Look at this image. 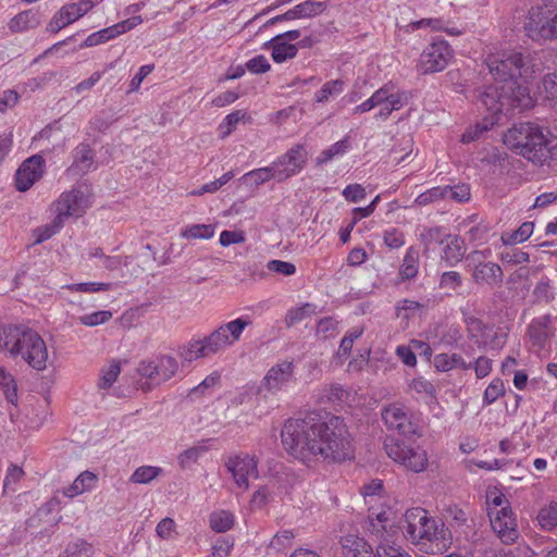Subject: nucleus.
<instances>
[{
    "mask_svg": "<svg viewBox=\"0 0 557 557\" xmlns=\"http://www.w3.org/2000/svg\"><path fill=\"white\" fill-rule=\"evenodd\" d=\"M281 437L286 451L304 463H336L354 458V437L345 419L330 412L288 419Z\"/></svg>",
    "mask_w": 557,
    "mask_h": 557,
    "instance_id": "nucleus-1",
    "label": "nucleus"
},
{
    "mask_svg": "<svg viewBox=\"0 0 557 557\" xmlns=\"http://www.w3.org/2000/svg\"><path fill=\"white\" fill-rule=\"evenodd\" d=\"M484 62L495 82L516 91L520 107L532 106L528 81L540 67L530 52L518 49L500 50L490 53Z\"/></svg>",
    "mask_w": 557,
    "mask_h": 557,
    "instance_id": "nucleus-2",
    "label": "nucleus"
},
{
    "mask_svg": "<svg viewBox=\"0 0 557 557\" xmlns=\"http://www.w3.org/2000/svg\"><path fill=\"white\" fill-rule=\"evenodd\" d=\"M0 349L22 358L35 370L46 369L48 350L41 336L25 324H10L0 327Z\"/></svg>",
    "mask_w": 557,
    "mask_h": 557,
    "instance_id": "nucleus-3",
    "label": "nucleus"
},
{
    "mask_svg": "<svg viewBox=\"0 0 557 557\" xmlns=\"http://www.w3.org/2000/svg\"><path fill=\"white\" fill-rule=\"evenodd\" d=\"M251 324L248 317H239L223 323L202 339H190L178 348V356L186 362L215 355L233 346L242 337L244 330Z\"/></svg>",
    "mask_w": 557,
    "mask_h": 557,
    "instance_id": "nucleus-4",
    "label": "nucleus"
},
{
    "mask_svg": "<svg viewBox=\"0 0 557 557\" xmlns=\"http://www.w3.org/2000/svg\"><path fill=\"white\" fill-rule=\"evenodd\" d=\"M504 143L533 163L543 164L550 159L549 141L542 128L533 123L515 124L505 134Z\"/></svg>",
    "mask_w": 557,
    "mask_h": 557,
    "instance_id": "nucleus-5",
    "label": "nucleus"
},
{
    "mask_svg": "<svg viewBox=\"0 0 557 557\" xmlns=\"http://www.w3.org/2000/svg\"><path fill=\"white\" fill-rule=\"evenodd\" d=\"M475 104L479 110H485L484 119L493 121L497 124L500 116L509 113L515 108L523 109L518 104L516 91L498 84H494L476 88L474 90Z\"/></svg>",
    "mask_w": 557,
    "mask_h": 557,
    "instance_id": "nucleus-6",
    "label": "nucleus"
},
{
    "mask_svg": "<svg viewBox=\"0 0 557 557\" xmlns=\"http://www.w3.org/2000/svg\"><path fill=\"white\" fill-rule=\"evenodd\" d=\"M437 521L428 516V511L421 507L408 509L401 521V530L407 540L413 544H426L445 540V530Z\"/></svg>",
    "mask_w": 557,
    "mask_h": 557,
    "instance_id": "nucleus-7",
    "label": "nucleus"
},
{
    "mask_svg": "<svg viewBox=\"0 0 557 557\" xmlns=\"http://www.w3.org/2000/svg\"><path fill=\"white\" fill-rule=\"evenodd\" d=\"M524 30L533 41L557 39V0H542L532 5Z\"/></svg>",
    "mask_w": 557,
    "mask_h": 557,
    "instance_id": "nucleus-8",
    "label": "nucleus"
},
{
    "mask_svg": "<svg viewBox=\"0 0 557 557\" xmlns=\"http://www.w3.org/2000/svg\"><path fill=\"white\" fill-rule=\"evenodd\" d=\"M178 370L177 360L170 355H161L153 360H143L137 367L138 374L146 379L139 382V387L144 392L152 389L170 379H172Z\"/></svg>",
    "mask_w": 557,
    "mask_h": 557,
    "instance_id": "nucleus-9",
    "label": "nucleus"
},
{
    "mask_svg": "<svg viewBox=\"0 0 557 557\" xmlns=\"http://www.w3.org/2000/svg\"><path fill=\"white\" fill-rule=\"evenodd\" d=\"M384 449L389 458L413 472H422L428 467L426 453L420 447H412L400 440L387 436Z\"/></svg>",
    "mask_w": 557,
    "mask_h": 557,
    "instance_id": "nucleus-10",
    "label": "nucleus"
},
{
    "mask_svg": "<svg viewBox=\"0 0 557 557\" xmlns=\"http://www.w3.org/2000/svg\"><path fill=\"white\" fill-rule=\"evenodd\" d=\"M381 417L388 430L397 431L404 437L421 435L418 417L401 404L394 403L384 407Z\"/></svg>",
    "mask_w": 557,
    "mask_h": 557,
    "instance_id": "nucleus-11",
    "label": "nucleus"
},
{
    "mask_svg": "<svg viewBox=\"0 0 557 557\" xmlns=\"http://www.w3.org/2000/svg\"><path fill=\"white\" fill-rule=\"evenodd\" d=\"M467 269L472 275V280L478 285H487L490 287L500 286L504 273L502 268L492 261H485L482 251H473L466 257Z\"/></svg>",
    "mask_w": 557,
    "mask_h": 557,
    "instance_id": "nucleus-12",
    "label": "nucleus"
},
{
    "mask_svg": "<svg viewBox=\"0 0 557 557\" xmlns=\"http://www.w3.org/2000/svg\"><path fill=\"white\" fill-rule=\"evenodd\" d=\"M451 58L453 50L448 42L443 39L434 40L422 51L418 71L423 75L441 72L447 66Z\"/></svg>",
    "mask_w": 557,
    "mask_h": 557,
    "instance_id": "nucleus-13",
    "label": "nucleus"
},
{
    "mask_svg": "<svg viewBox=\"0 0 557 557\" xmlns=\"http://www.w3.org/2000/svg\"><path fill=\"white\" fill-rule=\"evenodd\" d=\"M308 152L304 145L297 144L278 157L273 166L276 170V181L284 182L287 178L298 174L306 165Z\"/></svg>",
    "mask_w": 557,
    "mask_h": 557,
    "instance_id": "nucleus-14",
    "label": "nucleus"
},
{
    "mask_svg": "<svg viewBox=\"0 0 557 557\" xmlns=\"http://www.w3.org/2000/svg\"><path fill=\"white\" fill-rule=\"evenodd\" d=\"M295 366L292 361H283L271 367L265 376L261 380L258 393L267 391L275 395L282 389L288 387L292 383L296 382L294 373Z\"/></svg>",
    "mask_w": 557,
    "mask_h": 557,
    "instance_id": "nucleus-15",
    "label": "nucleus"
},
{
    "mask_svg": "<svg viewBox=\"0 0 557 557\" xmlns=\"http://www.w3.org/2000/svg\"><path fill=\"white\" fill-rule=\"evenodd\" d=\"M46 168V161L40 154H34L22 162L15 172V187L18 191H27L38 182Z\"/></svg>",
    "mask_w": 557,
    "mask_h": 557,
    "instance_id": "nucleus-16",
    "label": "nucleus"
},
{
    "mask_svg": "<svg viewBox=\"0 0 557 557\" xmlns=\"http://www.w3.org/2000/svg\"><path fill=\"white\" fill-rule=\"evenodd\" d=\"M143 22L140 15H134L125 21L119 22L110 27L100 29L96 33L90 34L84 42L81 44L79 48L95 47L100 44L107 42L131 29L136 27Z\"/></svg>",
    "mask_w": 557,
    "mask_h": 557,
    "instance_id": "nucleus-17",
    "label": "nucleus"
},
{
    "mask_svg": "<svg viewBox=\"0 0 557 557\" xmlns=\"http://www.w3.org/2000/svg\"><path fill=\"white\" fill-rule=\"evenodd\" d=\"M225 466L236 485L244 490L249 486L248 478L258 475L257 461L249 455L230 457Z\"/></svg>",
    "mask_w": 557,
    "mask_h": 557,
    "instance_id": "nucleus-18",
    "label": "nucleus"
},
{
    "mask_svg": "<svg viewBox=\"0 0 557 557\" xmlns=\"http://www.w3.org/2000/svg\"><path fill=\"white\" fill-rule=\"evenodd\" d=\"M83 200L84 194L78 189H72L70 191L62 193L53 203L54 211L57 213L54 218H60V221L64 223L65 219L70 216H79L83 212Z\"/></svg>",
    "mask_w": 557,
    "mask_h": 557,
    "instance_id": "nucleus-19",
    "label": "nucleus"
},
{
    "mask_svg": "<svg viewBox=\"0 0 557 557\" xmlns=\"http://www.w3.org/2000/svg\"><path fill=\"white\" fill-rule=\"evenodd\" d=\"M327 8L326 1L306 0L283 14L285 21L309 18L321 14Z\"/></svg>",
    "mask_w": 557,
    "mask_h": 557,
    "instance_id": "nucleus-20",
    "label": "nucleus"
},
{
    "mask_svg": "<svg viewBox=\"0 0 557 557\" xmlns=\"http://www.w3.org/2000/svg\"><path fill=\"white\" fill-rule=\"evenodd\" d=\"M344 557H373V549L363 539L355 535H346L342 539Z\"/></svg>",
    "mask_w": 557,
    "mask_h": 557,
    "instance_id": "nucleus-21",
    "label": "nucleus"
},
{
    "mask_svg": "<svg viewBox=\"0 0 557 557\" xmlns=\"http://www.w3.org/2000/svg\"><path fill=\"white\" fill-rule=\"evenodd\" d=\"M94 162V149L88 144L82 143L73 150V163L70 171L85 174L91 169Z\"/></svg>",
    "mask_w": 557,
    "mask_h": 557,
    "instance_id": "nucleus-22",
    "label": "nucleus"
},
{
    "mask_svg": "<svg viewBox=\"0 0 557 557\" xmlns=\"http://www.w3.org/2000/svg\"><path fill=\"white\" fill-rule=\"evenodd\" d=\"M446 513V519L449 525L455 529V532L459 533V535H462L465 539H469L472 525L469 522L467 512L457 506H450L447 508Z\"/></svg>",
    "mask_w": 557,
    "mask_h": 557,
    "instance_id": "nucleus-23",
    "label": "nucleus"
},
{
    "mask_svg": "<svg viewBox=\"0 0 557 557\" xmlns=\"http://www.w3.org/2000/svg\"><path fill=\"white\" fill-rule=\"evenodd\" d=\"M79 17H82V13H78V11L75 10V7L72 3L65 4L51 18L47 26V30L49 33L55 34L63 27L78 20Z\"/></svg>",
    "mask_w": 557,
    "mask_h": 557,
    "instance_id": "nucleus-24",
    "label": "nucleus"
},
{
    "mask_svg": "<svg viewBox=\"0 0 557 557\" xmlns=\"http://www.w3.org/2000/svg\"><path fill=\"white\" fill-rule=\"evenodd\" d=\"M97 482V475L90 471L82 472L74 482L63 490V495L73 498L94 487Z\"/></svg>",
    "mask_w": 557,
    "mask_h": 557,
    "instance_id": "nucleus-25",
    "label": "nucleus"
},
{
    "mask_svg": "<svg viewBox=\"0 0 557 557\" xmlns=\"http://www.w3.org/2000/svg\"><path fill=\"white\" fill-rule=\"evenodd\" d=\"M434 367L437 371L447 372L457 368L469 370L472 368V363L466 362L458 354H438L434 357Z\"/></svg>",
    "mask_w": 557,
    "mask_h": 557,
    "instance_id": "nucleus-26",
    "label": "nucleus"
},
{
    "mask_svg": "<svg viewBox=\"0 0 557 557\" xmlns=\"http://www.w3.org/2000/svg\"><path fill=\"white\" fill-rule=\"evenodd\" d=\"M465 253V240L459 236H453L450 242L447 243L443 249L442 259L445 260L449 267H454L462 260Z\"/></svg>",
    "mask_w": 557,
    "mask_h": 557,
    "instance_id": "nucleus-27",
    "label": "nucleus"
},
{
    "mask_svg": "<svg viewBox=\"0 0 557 557\" xmlns=\"http://www.w3.org/2000/svg\"><path fill=\"white\" fill-rule=\"evenodd\" d=\"M40 17L37 11L26 10L15 15L9 23V28L14 32H24L39 25Z\"/></svg>",
    "mask_w": 557,
    "mask_h": 557,
    "instance_id": "nucleus-28",
    "label": "nucleus"
},
{
    "mask_svg": "<svg viewBox=\"0 0 557 557\" xmlns=\"http://www.w3.org/2000/svg\"><path fill=\"white\" fill-rule=\"evenodd\" d=\"M491 525L505 544H511L518 537L515 519L491 518Z\"/></svg>",
    "mask_w": 557,
    "mask_h": 557,
    "instance_id": "nucleus-29",
    "label": "nucleus"
},
{
    "mask_svg": "<svg viewBox=\"0 0 557 557\" xmlns=\"http://www.w3.org/2000/svg\"><path fill=\"white\" fill-rule=\"evenodd\" d=\"M451 237L445 232L442 226L424 227L420 234V240L424 247V252L433 248L434 246L442 245L445 238Z\"/></svg>",
    "mask_w": 557,
    "mask_h": 557,
    "instance_id": "nucleus-30",
    "label": "nucleus"
},
{
    "mask_svg": "<svg viewBox=\"0 0 557 557\" xmlns=\"http://www.w3.org/2000/svg\"><path fill=\"white\" fill-rule=\"evenodd\" d=\"M317 313V306L314 304L306 302L299 307L290 308L285 315V325L292 327L295 324L304 321L305 319Z\"/></svg>",
    "mask_w": 557,
    "mask_h": 557,
    "instance_id": "nucleus-31",
    "label": "nucleus"
},
{
    "mask_svg": "<svg viewBox=\"0 0 557 557\" xmlns=\"http://www.w3.org/2000/svg\"><path fill=\"white\" fill-rule=\"evenodd\" d=\"M534 230L533 222H523L518 230L502 234V242L506 246H513L530 238Z\"/></svg>",
    "mask_w": 557,
    "mask_h": 557,
    "instance_id": "nucleus-32",
    "label": "nucleus"
},
{
    "mask_svg": "<svg viewBox=\"0 0 557 557\" xmlns=\"http://www.w3.org/2000/svg\"><path fill=\"white\" fill-rule=\"evenodd\" d=\"M209 524L218 533L227 532L234 525V515L227 510L213 511L209 516Z\"/></svg>",
    "mask_w": 557,
    "mask_h": 557,
    "instance_id": "nucleus-33",
    "label": "nucleus"
},
{
    "mask_svg": "<svg viewBox=\"0 0 557 557\" xmlns=\"http://www.w3.org/2000/svg\"><path fill=\"white\" fill-rule=\"evenodd\" d=\"M419 268V253L410 247L405 257L403 264L399 268V275L403 280H411L417 276Z\"/></svg>",
    "mask_w": 557,
    "mask_h": 557,
    "instance_id": "nucleus-34",
    "label": "nucleus"
},
{
    "mask_svg": "<svg viewBox=\"0 0 557 557\" xmlns=\"http://www.w3.org/2000/svg\"><path fill=\"white\" fill-rule=\"evenodd\" d=\"M272 178L276 180V170L273 166V164L265 168L252 170L242 177L244 183L255 186H259L265 182H269Z\"/></svg>",
    "mask_w": 557,
    "mask_h": 557,
    "instance_id": "nucleus-35",
    "label": "nucleus"
},
{
    "mask_svg": "<svg viewBox=\"0 0 557 557\" xmlns=\"http://www.w3.org/2000/svg\"><path fill=\"white\" fill-rule=\"evenodd\" d=\"M544 100L553 109H557V71L546 74L542 79Z\"/></svg>",
    "mask_w": 557,
    "mask_h": 557,
    "instance_id": "nucleus-36",
    "label": "nucleus"
},
{
    "mask_svg": "<svg viewBox=\"0 0 557 557\" xmlns=\"http://www.w3.org/2000/svg\"><path fill=\"white\" fill-rule=\"evenodd\" d=\"M349 148L350 143L348 138L345 137L342 140H338L332 146H330L327 149L321 151V153L317 158V164L322 165L337 156H343L348 151Z\"/></svg>",
    "mask_w": 557,
    "mask_h": 557,
    "instance_id": "nucleus-37",
    "label": "nucleus"
},
{
    "mask_svg": "<svg viewBox=\"0 0 557 557\" xmlns=\"http://www.w3.org/2000/svg\"><path fill=\"white\" fill-rule=\"evenodd\" d=\"M537 522L543 530L550 531L557 527V502H552L540 509Z\"/></svg>",
    "mask_w": 557,
    "mask_h": 557,
    "instance_id": "nucleus-38",
    "label": "nucleus"
},
{
    "mask_svg": "<svg viewBox=\"0 0 557 557\" xmlns=\"http://www.w3.org/2000/svg\"><path fill=\"white\" fill-rule=\"evenodd\" d=\"M298 53V45L280 40L274 47L271 55L275 63H283L287 60L294 59Z\"/></svg>",
    "mask_w": 557,
    "mask_h": 557,
    "instance_id": "nucleus-39",
    "label": "nucleus"
},
{
    "mask_svg": "<svg viewBox=\"0 0 557 557\" xmlns=\"http://www.w3.org/2000/svg\"><path fill=\"white\" fill-rule=\"evenodd\" d=\"M163 472L162 468L153 466H141L137 468L129 478L132 483L148 484Z\"/></svg>",
    "mask_w": 557,
    "mask_h": 557,
    "instance_id": "nucleus-40",
    "label": "nucleus"
},
{
    "mask_svg": "<svg viewBox=\"0 0 557 557\" xmlns=\"http://www.w3.org/2000/svg\"><path fill=\"white\" fill-rule=\"evenodd\" d=\"M343 90L344 82L342 79L329 81L314 94V99L317 102H326L331 96L339 95Z\"/></svg>",
    "mask_w": 557,
    "mask_h": 557,
    "instance_id": "nucleus-41",
    "label": "nucleus"
},
{
    "mask_svg": "<svg viewBox=\"0 0 557 557\" xmlns=\"http://www.w3.org/2000/svg\"><path fill=\"white\" fill-rule=\"evenodd\" d=\"M0 386L3 388L8 401L14 404L17 400V385L11 373L0 367Z\"/></svg>",
    "mask_w": 557,
    "mask_h": 557,
    "instance_id": "nucleus-42",
    "label": "nucleus"
},
{
    "mask_svg": "<svg viewBox=\"0 0 557 557\" xmlns=\"http://www.w3.org/2000/svg\"><path fill=\"white\" fill-rule=\"evenodd\" d=\"M63 227V222L60 221V218H54L50 224H46L44 226H39L34 230V235L36 236L35 244H41L48 239H50L53 235L60 232Z\"/></svg>",
    "mask_w": 557,
    "mask_h": 557,
    "instance_id": "nucleus-43",
    "label": "nucleus"
},
{
    "mask_svg": "<svg viewBox=\"0 0 557 557\" xmlns=\"http://www.w3.org/2000/svg\"><path fill=\"white\" fill-rule=\"evenodd\" d=\"M207 451V447L202 445L194 446L185 449L178 456V462L182 468H189Z\"/></svg>",
    "mask_w": 557,
    "mask_h": 557,
    "instance_id": "nucleus-44",
    "label": "nucleus"
},
{
    "mask_svg": "<svg viewBox=\"0 0 557 557\" xmlns=\"http://www.w3.org/2000/svg\"><path fill=\"white\" fill-rule=\"evenodd\" d=\"M120 372L121 367L119 361H113L107 369H102L101 376L98 382L99 388L107 389L111 387L116 381Z\"/></svg>",
    "mask_w": 557,
    "mask_h": 557,
    "instance_id": "nucleus-45",
    "label": "nucleus"
},
{
    "mask_svg": "<svg viewBox=\"0 0 557 557\" xmlns=\"http://www.w3.org/2000/svg\"><path fill=\"white\" fill-rule=\"evenodd\" d=\"M185 238H202L209 239L214 235V227L207 224H194L182 232Z\"/></svg>",
    "mask_w": 557,
    "mask_h": 557,
    "instance_id": "nucleus-46",
    "label": "nucleus"
},
{
    "mask_svg": "<svg viewBox=\"0 0 557 557\" xmlns=\"http://www.w3.org/2000/svg\"><path fill=\"white\" fill-rule=\"evenodd\" d=\"M91 553L90 544L84 540H77L67 544L63 555L65 557H90Z\"/></svg>",
    "mask_w": 557,
    "mask_h": 557,
    "instance_id": "nucleus-47",
    "label": "nucleus"
},
{
    "mask_svg": "<svg viewBox=\"0 0 557 557\" xmlns=\"http://www.w3.org/2000/svg\"><path fill=\"white\" fill-rule=\"evenodd\" d=\"M503 395H505L504 383L499 377H496L485 388V392L483 395V403H484V405H491V404L495 403Z\"/></svg>",
    "mask_w": 557,
    "mask_h": 557,
    "instance_id": "nucleus-48",
    "label": "nucleus"
},
{
    "mask_svg": "<svg viewBox=\"0 0 557 557\" xmlns=\"http://www.w3.org/2000/svg\"><path fill=\"white\" fill-rule=\"evenodd\" d=\"M443 187L445 199H453L457 202H466L470 199V187L467 184Z\"/></svg>",
    "mask_w": 557,
    "mask_h": 557,
    "instance_id": "nucleus-49",
    "label": "nucleus"
},
{
    "mask_svg": "<svg viewBox=\"0 0 557 557\" xmlns=\"http://www.w3.org/2000/svg\"><path fill=\"white\" fill-rule=\"evenodd\" d=\"M495 123L491 120H486L483 117L482 123L476 124L473 128H468L461 136V141L463 144H469L476 140L480 135L491 127H493Z\"/></svg>",
    "mask_w": 557,
    "mask_h": 557,
    "instance_id": "nucleus-50",
    "label": "nucleus"
},
{
    "mask_svg": "<svg viewBox=\"0 0 557 557\" xmlns=\"http://www.w3.org/2000/svg\"><path fill=\"white\" fill-rule=\"evenodd\" d=\"M337 321L332 317H325L318 322L317 335L323 339L333 337L337 333Z\"/></svg>",
    "mask_w": 557,
    "mask_h": 557,
    "instance_id": "nucleus-51",
    "label": "nucleus"
},
{
    "mask_svg": "<svg viewBox=\"0 0 557 557\" xmlns=\"http://www.w3.org/2000/svg\"><path fill=\"white\" fill-rule=\"evenodd\" d=\"M347 396V392L339 384H331L322 391V398L330 404H339Z\"/></svg>",
    "mask_w": 557,
    "mask_h": 557,
    "instance_id": "nucleus-52",
    "label": "nucleus"
},
{
    "mask_svg": "<svg viewBox=\"0 0 557 557\" xmlns=\"http://www.w3.org/2000/svg\"><path fill=\"white\" fill-rule=\"evenodd\" d=\"M500 260L508 264H522L529 261V253L518 248H511L500 252Z\"/></svg>",
    "mask_w": 557,
    "mask_h": 557,
    "instance_id": "nucleus-53",
    "label": "nucleus"
},
{
    "mask_svg": "<svg viewBox=\"0 0 557 557\" xmlns=\"http://www.w3.org/2000/svg\"><path fill=\"white\" fill-rule=\"evenodd\" d=\"M245 67L252 74H263L271 70V64L263 54H259L248 60Z\"/></svg>",
    "mask_w": 557,
    "mask_h": 557,
    "instance_id": "nucleus-54",
    "label": "nucleus"
},
{
    "mask_svg": "<svg viewBox=\"0 0 557 557\" xmlns=\"http://www.w3.org/2000/svg\"><path fill=\"white\" fill-rule=\"evenodd\" d=\"M67 289L73 292L81 293H96L100 290H108L111 287L109 283H96V282H87V283H76L70 284L65 286Z\"/></svg>",
    "mask_w": 557,
    "mask_h": 557,
    "instance_id": "nucleus-55",
    "label": "nucleus"
},
{
    "mask_svg": "<svg viewBox=\"0 0 557 557\" xmlns=\"http://www.w3.org/2000/svg\"><path fill=\"white\" fill-rule=\"evenodd\" d=\"M444 190L445 189L443 186H436L431 189H428L426 191L420 194L416 198V203H418L419 206H426L438 199H445Z\"/></svg>",
    "mask_w": 557,
    "mask_h": 557,
    "instance_id": "nucleus-56",
    "label": "nucleus"
},
{
    "mask_svg": "<svg viewBox=\"0 0 557 557\" xmlns=\"http://www.w3.org/2000/svg\"><path fill=\"white\" fill-rule=\"evenodd\" d=\"M423 308H424V305L420 304L419 301L410 300V299H403V300L398 301L396 305V314H397V317H401L403 319L408 320L410 318L409 313H412V312L423 309Z\"/></svg>",
    "mask_w": 557,
    "mask_h": 557,
    "instance_id": "nucleus-57",
    "label": "nucleus"
},
{
    "mask_svg": "<svg viewBox=\"0 0 557 557\" xmlns=\"http://www.w3.org/2000/svg\"><path fill=\"white\" fill-rule=\"evenodd\" d=\"M412 94L407 90H398L397 92H388L387 104L393 111L400 110L405 104L408 103Z\"/></svg>",
    "mask_w": 557,
    "mask_h": 557,
    "instance_id": "nucleus-58",
    "label": "nucleus"
},
{
    "mask_svg": "<svg viewBox=\"0 0 557 557\" xmlns=\"http://www.w3.org/2000/svg\"><path fill=\"white\" fill-rule=\"evenodd\" d=\"M112 318V313L110 311H97L90 314H85L79 318L82 324L87 326H96L109 321Z\"/></svg>",
    "mask_w": 557,
    "mask_h": 557,
    "instance_id": "nucleus-59",
    "label": "nucleus"
},
{
    "mask_svg": "<svg viewBox=\"0 0 557 557\" xmlns=\"http://www.w3.org/2000/svg\"><path fill=\"white\" fill-rule=\"evenodd\" d=\"M384 244L392 248H400L405 244V237L401 231L398 228L386 230L383 235Z\"/></svg>",
    "mask_w": 557,
    "mask_h": 557,
    "instance_id": "nucleus-60",
    "label": "nucleus"
},
{
    "mask_svg": "<svg viewBox=\"0 0 557 557\" xmlns=\"http://www.w3.org/2000/svg\"><path fill=\"white\" fill-rule=\"evenodd\" d=\"M462 284L461 275L456 271L444 272L441 275L440 287L456 290Z\"/></svg>",
    "mask_w": 557,
    "mask_h": 557,
    "instance_id": "nucleus-61",
    "label": "nucleus"
},
{
    "mask_svg": "<svg viewBox=\"0 0 557 557\" xmlns=\"http://www.w3.org/2000/svg\"><path fill=\"white\" fill-rule=\"evenodd\" d=\"M267 268L271 272H275L285 276H290L296 272V267L294 263L282 260H271L268 262Z\"/></svg>",
    "mask_w": 557,
    "mask_h": 557,
    "instance_id": "nucleus-62",
    "label": "nucleus"
},
{
    "mask_svg": "<svg viewBox=\"0 0 557 557\" xmlns=\"http://www.w3.org/2000/svg\"><path fill=\"white\" fill-rule=\"evenodd\" d=\"M373 557H410L409 554L401 550L400 547L388 544H379Z\"/></svg>",
    "mask_w": 557,
    "mask_h": 557,
    "instance_id": "nucleus-63",
    "label": "nucleus"
},
{
    "mask_svg": "<svg viewBox=\"0 0 557 557\" xmlns=\"http://www.w3.org/2000/svg\"><path fill=\"white\" fill-rule=\"evenodd\" d=\"M234 543L230 537H220L218 539L213 546L211 556L212 557H227Z\"/></svg>",
    "mask_w": 557,
    "mask_h": 557,
    "instance_id": "nucleus-64",
    "label": "nucleus"
}]
</instances>
